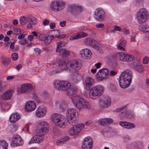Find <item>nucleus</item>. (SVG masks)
Segmentation results:
<instances>
[{
  "label": "nucleus",
  "instance_id": "f257e3e1",
  "mask_svg": "<svg viewBox=\"0 0 149 149\" xmlns=\"http://www.w3.org/2000/svg\"><path fill=\"white\" fill-rule=\"evenodd\" d=\"M132 72L129 70H125L122 73L119 80V83L121 87L125 88L129 86L132 81Z\"/></svg>",
  "mask_w": 149,
  "mask_h": 149
},
{
  "label": "nucleus",
  "instance_id": "f03ea898",
  "mask_svg": "<svg viewBox=\"0 0 149 149\" xmlns=\"http://www.w3.org/2000/svg\"><path fill=\"white\" fill-rule=\"evenodd\" d=\"M72 100L74 104L79 110L83 108L89 109L90 107L89 103L81 96H74L72 98Z\"/></svg>",
  "mask_w": 149,
  "mask_h": 149
},
{
  "label": "nucleus",
  "instance_id": "7ed1b4c3",
  "mask_svg": "<svg viewBox=\"0 0 149 149\" xmlns=\"http://www.w3.org/2000/svg\"><path fill=\"white\" fill-rule=\"evenodd\" d=\"M62 65L63 66H64V69L67 70L70 72L77 71L81 68V64L79 61L76 60L70 61L67 64L64 63Z\"/></svg>",
  "mask_w": 149,
  "mask_h": 149
},
{
  "label": "nucleus",
  "instance_id": "20e7f679",
  "mask_svg": "<svg viewBox=\"0 0 149 149\" xmlns=\"http://www.w3.org/2000/svg\"><path fill=\"white\" fill-rule=\"evenodd\" d=\"M89 95L90 97L93 100L100 96L104 93V88L101 85H97L90 89Z\"/></svg>",
  "mask_w": 149,
  "mask_h": 149
},
{
  "label": "nucleus",
  "instance_id": "39448f33",
  "mask_svg": "<svg viewBox=\"0 0 149 149\" xmlns=\"http://www.w3.org/2000/svg\"><path fill=\"white\" fill-rule=\"evenodd\" d=\"M76 110L74 108H70L67 111L66 117L68 123L72 125H75L77 122L78 119L76 116Z\"/></svg>",
  "mask_w": 149,
  "mask_h": 149
},
{
  "label": "nucleus",
  "instance_id": "423d86ee",
  "mask_svg": "<svg viewBox=\"0 0 149 149\" xmlns=\"http://www.w3.org/2000/svg\"><path fill=\"white\" fill-rule=\"evenodd\" d=\"M52 120L56 125L61 128L65 127L66 126L65 120L64 117L58 114L54 113L51 117Z\"/></svg>",
  "mask_w": 149,
  "mask_h": 149
},
{
  "label": "nucleus",
  "instance_id": "0eeeda50",
  "mask_svg": "<svg viewBox=\"0 0 149 149\" xmlns=\"http://www.w3.org/2000/svg\"><path fill=\"white\" fill-rule=\"evenodd\" d=\"M148 14L146 10L144 8L140 9L137 13L136 18L138 22L142 24L146 22L148 18Z\"/></svg>",
  "mask_w": 149,
  "mask_h": 149
},
{
  "label": "nucleus",
  "instance_id": "6e6552de",
  "mask_svg": "<svg viewBox=\"0 0 149 149\" xmlns=\"http://www.w3.org/2000/svg\"><path fill=\"white\" fill-rule=\"evenodd\" d=\"M49 128V125L47 122L40 120L37 123L36 131L45 134L48 132Z\"/></svg>",
  "mask_w": 149,
  "mask_h": 149
},
{
  "label": "nucleus",
  "instance_id": "1a4fd4ad",
  "mask_svg": "<svg viewBox=\"0 0 149 149\" xmlns=\"http://www.w3.org/2000/svg\"><path fill=\"white\" fill-rule=\"evenodd\" d=\"M116 56L120 61H131L134 59V57L133 55L125 54L123 52H118Z\"/></svg>",
  "mask_w": 149,
  "mask_h": 149
},
{
  "label": "nucleus",
  "instance_id": "9d476101",
  "mask_svg": "<svg viewBox=\"0 0 149 149\" xmlns=\"http://www.w3.org/2000/svg\"><path fill=\"white\" fill-rule=\"evenodd\" d=\"M84 127V125L83 123L78 124L69 129L68 131V134L71 136L76 135Z\"/></svg>",
  "mask_w": 149,
  "mask_h": 149
},
{
  "label": "nucleus",
  "instance_id": "9b49d317",
  "mask_svg": "<svg viewBox=\"0 0 149 149\" xmlns=\"http://www.w3.org/2000/svg\"><path fill=\"white\" fill-rule=\"evenodd\" d=\"M109 76V71L106 68L100 70L96 74L97 80L101 81L107 79Z\"/></svg>",
  "mask_w": 149,
  "mask_h": 149
},
{
  "label": "nucleus",
  "instance_id": "f8f14e48",
  "mask_svg": "<svg viewBox=\"0 0 149 149\" xmlns=\"http://www.w3.org/2000/svg\"><path fill=\"white\" fill-rule=\"evenodd\" d=\"M65 6V3L62 1H55L51 3L50 8L52 10L57 12L62 9L64 8Z\"/></svg>",
  "mask_w": 149,
  "mask_h": 149
},
{
  "label": "nucleus",
  "instance_id": "ddd939ff",
  "mask_svg": "<svg viewBox=\"0 0 149 149\" xmlns=\"http://www.w3.org/2000/svg\"><path fill=\"white\" fill-rule=\"evenodd\" d=\"M36 134L29 141V144L33 143H39L42 142L44 139L45 134L36 131Z\"/></svg>",
  "mask_w": 149,
  "mask_h": 149
},
{
  "label": "nucleus",
  "instance_id": "4468645a",
  "mask_svg": "<svg viewBox=\"0 0 149 149\" xmlns=\"http://www.w3.org/2000/svg\"><path fill=\"white\" fill-rule=\"evenodd\" d=\"M79 55L83 58L86 59H90L92 56V53L88 48L81 49L79 52Z\"/></svg>",
  "mask_w": 149,
  "mask_h": 149
},
{
  "label": "nucleus",
  "instance_id": "2eb2a0df",
  "mask_svg": "<svg viewBox=\"0 0 149 149\" xmlns=\"http://www.w3.org/2000/svg\"><path fill=\"white\" fill-rule=\"evenodd\" d=\"M93 142L90 137L85 138L83 141L82 149H91Z\"/></svg>",
  "mask_w": 149,
  "mask_h": 149
},
{
  "label": "nucleus",
  "instance_id": "dca6fc26",
  "mask_svg": "<svg viewBox=\"0 0 149 149\" xmlns=\"http://www.w3.org/2000/svg\"><path fill=\"white\" fill-rule=\"evenodd\" d=\"M46 113V107L43 105H41L37 109L36 115L38 117L42 118L45 116Z\"/></svg>",
  "mask_w": 149,
  "mask_h": 149
},
{
  "label": "nucleus",
  "instance_id": "f3484780",
  "mask_svg": "<svg viewBox=\"0 0 149 149\" xmlns=\"http://www.w3.org/2000/svg\"><path fill=\"white\" fill-rule=\"evenodd\" d=\"M95 17L99 21L103 20L104 18V11L100 8L97 9L95 12Z\"/></svg>",
  "mask_w": 149,
  "mask_h": 149
},
{
  "label": "nucleus",
  "instance_id": "a211bd4d",
  "mask_svg": "<svg viewBox=\"0 0 149 149\" xmlns=\"http://www.w3.org/2000/svg\"><path fill=\"white\" fill-rule=\"evenodd\" d=\"M94 82V80L92 78L89 77L86 78L84 82L85 89L87 91L89 90L93 85Z\"/></svg>",
  "mask_w": 149,
  "mask_h": 149
},
{
  "label": "nucleus",
  "instance_id": "6ab92c4d",
  "mask_svg": "<svg viewBox=\"0 0 149 149\" xmlns=\"http://www.w3.org/2000/svg\"><path fill=\"white\" fill-rule=\"evenodd\" d=\"M111 100L109 97H106L102 99L100 103L101 107L104 108L109 107L111 105Z\"/></svg>",
  "mask_w": 149,
  "mask_h": 149
},
{
  "label": "nucleus",
  "instance_id": "aec40b11",
  "mask_svg": "<svg viewBox=\"0 0 149 149\" xmlns=\"http://www.w3.org/2000/svg\"><path fill=\"white\" fill-rule=\"evenodd\" d=\"M135 114L129 111H127L126 112H122L120 117L122 119L123 118L125 117L131 120H134V119Z\"/></svg>",
  "mask_w": 149,
  "mask_h": 149
},
{
  "label": "nucleus",
  "instance_id": "412c9836",
  "mask_svg": "<svg viewBox=\"0 0 149 149\" xmlns=\"http://www.w3.org/2000/svg\"><path fill=\"white\" fill-rule=\"evenodd\" d=\"M65 105V102L62 100H56L53 104V105L57 109H63Z\"/></svg>",
  "mask_w": 149,
  "mask_h": 149
},
{
  "label": "nucleus",
  "instance_id": "4be33fe9",
  "mask_svg": "<svg viewBox=\"0 0 149 149\" xmlns=\"http://www.w3.org/2000/svg\"><path fill=\"white\" fill-rule=\"evenodd\" d=\"M119 124L122 127L128 129H132L135 127V125L134 123L120 121Z\"/></svg>",
  "mask_w": 149,
  "mask_h": 149
},
{
  "label": "nucleus",
  "instance_id": "5701e85b",
  "mask_svg": "<svg viewBox=\"0 0 149 149\" xmlns=\"http://www.w3.org/2000/svg\"><path fill=\"white\" fill-rule=\"evenodd\" d=\"M13 143L15 146H21L22 145L23 142L21 137L18 135H16L14 136L13 140Z\"/></svg>",
  "mask_w": 149,
  "mask_h": 149
},
{
  "label": "nucleus",
  "instance_id": "b1692460",
  "mask_svg": "<svg viewBox=\"0 0 149 149\" xmlns=\"http://www.w3.org/2000/svg\"><path fill=\"white\" fill-rule=\"evenodd\" d=\"M14 93V91L12 90H8L5 92L2 95V98L5 100H9L10 99Z\"/></svg>",
  "mask_w": 149,
  "mask_h": 149
},
{
  "label": "nucleus",
  "instance_id": "393cba45",
  "mask_svg": "<svg viewBox=\"0 0 149 149\" xmlns=\"http://www.w3.org/2000/svg\"><path fill=\"white\" fill-rule=\"evenodd\" d=\"M87 36V34L84 32H81L77 33L76 34L71 36L70 39L71 40H74L86 37Z\"/></svg>",
  "mask_w": 149,
  "mask_h": 149
},
{
  "label": "nucleus",
  "instance_id": "a878e982",
  "mask_svg": "<svg viewBox=\"0 0 149 149\" xmlns=\"http://www.w3.org/2000/svg\"><path fill=\"white\" fill-rule=\"evenodd\" d=\"M20 118V116L17 113H13L9 117L10 122L14 123L17 122Z\"/></svg>",
  "mask_w": 149,
  "mask_h": 149
},
{
  "label": "nucleus",
  "instance_id": "bb28decb",
  "mask_svg": "<svg viewBox=\"0 0 149 149\" xmlns=\"http://www.w3.org/2000/svg\"><path fill=\"white\" fill-rule=\"evenodd\" d=\"M28 90V84H22L20 87L17 89V92L19 94L25 93Z\"/></svg>",
  "mask_w": 149,
  "mask_h": 149
},
{
  "label": "nucleus",
  "instance_id": "cd10ccee",
  "mask_svg": "<svg viewBox=\"0 0 149 149\" xmlns=\"http://www.w3.org/2000/svg\"><path fill=\"white\" fill-rule=\"evenodd\" d=\"M58 54L63 57H66L69 56L70 54L69 51L65 49H61L59 51H58Z\"/></svg>",
  "mask_w": 149,
  "mask_h": 149
},
{
  "label": "nucleus",
  "instance_id": "c85d7f7f",
  "mask_svg": "<svg viewBox=\"0 0 149 149\" xmlns=\"http://www.w3.org/2000/svg\"><path fill=\"white\" fill-rule=\"evenodd\" d=\"M71 87L70 83L67 81H63L61 91H67Z\"/></svg>",
  "mask_w": 149,
  "mask_h": 149
},
{
  "label": "nucleus",
  "instance_id": "c756f323",
  "mask_svg": "<svg viewBox=\"0 0 149 149\" xmlns=\"http://www.w3.org/2000/svg\"><path fill=\"white\" fill-rule=\"evenodd\" d=\"M142 148V143L139 142H135L131 144L129 147V149H141Z\"/></svg>",
  "mask_w": 149,
  "mask_h": 149
},
{
  "label": "nucleus",
  "instance_id": "7c9ffc66",
  "mask_svg": "<svg viewBox=\"0 0 149 149\" xmlns=\"http://www.w3.org/2000/svg\"><path fill=\"white\" fill-rule=\"evenodd\" d=\"M36 23L37 21L35 17L31 16L29 17V28H32L33 26Z\"/></svg>",
  "mask_w": 149,
  "mask_h": 149
},
{
  "label": "nucleus",
  "instance_id": "2f4dec72",
  "mask_svg": "<svg viewBox=\"0 0 149 149\" xmlns=\"http://www.w3.org/2000/svg\"><path fill=\"white\" fill-rule=\"evenodd\" d=\"M83 10V8L81 6L73 5L71 6V11L73 13H75L76 12H81Z\"/></svg>",
  "mask_w": 149,
  "mask_h": 149
},
{
  "label": "nucleus",
  "instance_id": "473e14b6",
  "mask_svg": "<svg viewBox=\"0 0 149 149\" xmlns=\"http://www.w3.org/2000/svg\"><path fill=\"white\" fill-rule=\"evenodd\" d=\"M36 107V103L33 101H29V112L34 111Z\"/></svg>",
  "mask_w": 149,
  "mask_h": 149
},
{
  "label": "nucleus",
  "instance_id": "72a5a7b5",
  "mask_svg": "<svg viewBox=\"0 0 149 149\" xmlns=\"http://www.w3.org/2000/svg\"><path fill=\"white\" fill-rule=\"evenodd\" d=\"M63 81L58 80L54 81L53 83L54 87L56 89L61 91Z\"/></svg>",
  "mask_w": 149,
  "mask_h": 149
},
{
  "label": "nucleus",
  "instance_id": "f704fd0d",
  "mask_svg": "<svg viewBox=\"0 0 149 149\" xmlns=\"http://www.w3.org/2000/svg\"><path fill=\"white\" fill-rule=\"evenodd\" d=\"M64 63H62L61 64V63H59V61L57 60H56L53 61L51 63V65L54 68L58 67V66L60 67V68L64 70V66H63L62 64Z\"/></svg>",
  "mask_w": 149,
  "mask_h": 149
},
{
  "label": "nucleus",
  "instance_id": "c9c22d12",
  "mask_svg": "<svg viewBox=\"0 0 149 149\" xmlns=\"http://www.w3.org/2000/svg\"><path fill=\"white\" fill-rule=\"evenodd\" d=\"M93 48L97 50H98L101 52V51L102 50L103 47L102 45L99 43L95 42L92 46Z\"/></svg>",
  "mask_w": 149,
  "mask_h": 149
},
{
  "label": "nucleus",
  "instance_id": "e433bc0d",
  "mask_svg": "<svg viewBox=\"0 0 149 149\" xmlns=\"http://www.w3.org/2000/svg\"><path fill=\"white\" fill-rule=\"evenodd\" d=\"M55 37L54 35L47 36L44 41L45 43L47 45L49 44Z\"/></svg>",
  "mask_w": 149,
  "mask_h": 149
},
{
  "label": "nucleus",
  "instance_id": "4c0bfd02",
  "mask_svg": "<svg viewBox=\"0 0 149 149\" xmlns=\"http://www.w3.org/2000/svg\"><path fill=\"white\" fill-rule=\"evenodd\" d=\"M77 89L75 88H70L67 91V94L69 95H72L76 93Z\"/></svg>",
  "mask_w": 149,
  "mask_h": 149
},
{
  "label": "nucleus",
  "instance_id": "58836bf2",
  "mask_svg": "<svg viewBox=\"0 0 149 149\" xmlns=\"http://www.w3.org/2000/svg\"><path fill=\"white\" fill-rule=\"evenodd\" d=\"M69 138V137L68 136H66L63 139H60L56 141V143L58 145H60L63 144L66 141L68 140Z\"/></svg>",
  "mask_w": 149,
  "mask_h": 149
},
{
  "label": "nucleus",
  "instance_id": "ea45409f",
  "mask_svg": "<svg viewBox=\"0 0 149 149\" xmlns=\"http://www.w3.org/2000/svg\"><path fill=\"white\" fill-rule=\"evenodd\" d=\"M95 42L89 38H86L84 40V42L87 45H90L92 46Z\"/></svg>",
  "mask_w": 149,
  "mask_h": 149
},
{
  "label": "nucleus",
  "instance_id": "a19ab883",
  "mask_svg": "<svg viewBox=\"0 0 149 149\" xmlns=\"http://www.w3.org/2000/svg\"><path fill=\"white\" fill-rule=\"evenodd\" d=\"M28 21V19L27 17H23L20 18V22L21 24L24 25L27 23Z\"/></svg>",
  "mask_w": 149,
  "mask_h": 149
},
{
  "label": "nucleus",
  "instance_id": "79ce46f5",
  "mask_svg": "<svg viewBox=\"0 0 149 149\" xmlns=\"http://www.w3.org/2000/svg\"><path fill=\"white\" fill-rule=\"evenodd\" d=\"M1 144L0 149H7L8 144L7 142L4 141H1Z\"/></svg>",
  "mask_w": 149,
  "mask_h": 149
},
{
  "label": "nucleus",
  "instance_id": "37998d69",
  "mask_svg": "<svg viewBox=\"0 0 149 149\" xmlns=\"http://www.w3.org/2000/svg\"><path fill=\"white\" fill-rule=\"evenodd\" d=\"M34 36L37 37L38 36V33L35 31L32 32L31 35L29 36V40L30 41H32L33 38Z\"/></svg>",
  "mask_w": 149,
  "mask_h": 149
},
{
  "label": "nucleus",
  "instance_id": "c03bdc74",
  "mask_svg": "<svg viewBox=\"0 0 149 149\" xmlns=\"http://www.w3.org/2000/svg\"><path fill=\"white\" fill-rule=\"evenodd\" d=\"M64 45L63 43V42H59L57 43V48L56 50V52H58L60 49V48L63 46Z\"/></svg>",
  "mask_w": 149,
  "mask_h": 149
},
{
  "label": "nucleus",
  "instance_id": "a18cd8bd",
  "mask_svg": "<svg viewBox=\"0 0 149 149\" xmlns=\"http://www.w3.org/2000/svg\"><path fill=\"white\" fill-rule=\"evenodd\" d=\"M10 106L8 103H5L3 104L2 106V109L3 110H8L10 109Z\"/></svg>",
  "mask_w": 149,
  "mask_h": 149
},
{
  "label": "nucleus",
  "instance_id": "49530a36",
  "mask_svg": "<svg viewBox=\"0 0 149 149\" xmlns=\"http://www.w3.org/2000/svg\"><path fill=\"white\" fill-rule=\"evenodd\" d=\"M2 63L4 66L8 65L10 62V60L8 58L3 59L2 61Z\"/></svg>",
  "mask_w": 149,
  "mask_h": 149
},
{
  "label": "nucleus",
  "instance_id": "de8ad7c7",
  "mask_svg": "<svg viewBox=\"0 0 149 149\" xmlns=\"http://www.w3.org/2000/svg\"><path fill=\"white\" fill-rule=\"evenodd\" d=\"M107 120L106 118H105L99 120L98 121V122L101 125H103L107 124Z\"/></svg>",
  "mask_w": 149,
  "mask_h": 149
},
{
  "label": "nucleus",
  "instance_id": "09e8293b",
  "mask_svg": "<svg viewBox=\"0 0 149 149\" xmlns=\"http://www.w3.org/2000/svg\"><path fill=\"white\" fill-rule=\"evenodd\" d=\"M107 88L111 91L113 90L116 87L113 84L110 83H109L107 84Z\"/></svg>",
  "mask_w": 149,
  "mask_h": 149
},
{
  "label": "nucleus",
  "instance_id": "8fccbe9b",
  "mask_svg": "<svg viewBox=\"0 0 149 149\" xmlns=\"http://www.w3.org/2000/svg\"><path fill=\"white\" fill-rule=\"evenodd\" d=\"M136 69L137 71L140 72H142L144 70L143 67L141 65H137Z\"/></svg>",
  "mask_w": 149,
  "mask_h": 149
},
{
  "label": "nucleus",
  "instance_id": "3c124183",
  "mask_svg": "<svg viewBox=\"0 0 149 149\" xmlns=\"http://www.w3.org/2000/svg\"><path fill=\"white\" fill-rule=\"evenodd\" d=\"M47 34H40L39 35V38L40 39L44 41L47 36Z\"/></svg>",
  "mask_w": 149,
  "mask_h": 149
},
{
  "label": "nucleus",
  "instance_id": "603ef678",
  "mask_svg": "<svg viewBox=\"0 0 149 149\" xmlns=\"http://www.w3.org/2000/svg\"><path fill=\"white\" fill-rule=\"evenodd\" d=\"M11 58L13 61L16 60L18 58V56L17 54L16 53H14L12 54Z\"/></svg>",
  "mask_w": 149,
  "mask_h": 149
},
{
  "label": "nucleus",
  "instance_id": "864d4df0",
  "mask_svg": "<svg viewBox=\"0 0 149 149\" xmlns=\"http://www.w3.org/2000/svg\"><path fill=\"white\" fill-rule=\"evenodd\" d=\"M147 27V25H142L139 26V29L140 30L143 32H145Z\"/></svg>",
  "mask_w": 149,
  "mask_h": 149
},
{
  "label": "nucleus",
  "instance_id": "5fc2aeb1",
  "mask_svg": "<svg viewBox=\"0 0 149 149\" xmlns=\"http://www.w3.org/2000/svg\"><path fill=\"white\" fill-rule=\"evenodd\" d=\"M118 44L121 45L124 47L126 44V41L125 40H120Z\"/></svg>",
  "mask_w": 149,
  "mask_h": 149
},
{
  "label": "nucleus",
  "instance_id": "6e6d98bb",
  "mask_svg": "<svg viewBox=\"0 0 149 149\" xmlns=\"http://www.w3.org/2000/svg\"><path fill=\"white\" fill-rule=\"evenodd\" d=\"M13 33L16 35H19L21 33L20 29L17 28H15L13 30Z\"/></svg>",
  "mask_w": 149,
  "mask_h": 149
},
{
  "label": "nucleus",
  "instance_id": "4d7b16f0",
  "mask_svg": "<svg viewBox=\"0 0 149 149\" xmlns=\"http://www.w3.org/2000/svg\"><path fill=\"white\" fill-rule=\"evenodd\" d=\"M149 61V58L148 57H144L143 59V62L144 64H147Z\"/></svg>",
  "mask_w": 149,
  "mask_h": 149
},
{
  "label": "nucleus",
  "instance_id": "13d9d810",
  "mask_svg": "<svg viewBox=\"0 0 149 149\" xmlns=\"http://www.w3.org/2000/svg\"><path fill=\"white\" fill-rule=\"evenodd\" d=\"M114 30L118 31H123V29L118 26H115L114 27Z\"/></svg>",
  "mask_w": 149,
  "mask_h": 149
},
{
  "label": "nucleus",
  "instance_id": "bf43d9fd",
  "mask_svg": "<svg viewBox=\"0 0 149 149\" xmlns=\"http://www.w3.org/2000/svg\"><path fill=\"white\" fill-rule=\"evenodd\" d=\"M117 48L118 49L122 51H125V49L124 47L121 45L118 44L117 46Z\"/></svg>",
  "mask_w": 149,
  "mask_h": 149
},
{
  "label": "nucleus",
  "instance_id": "052dcab7",
  "mask_svg": "<svg viewBox=\"0 0 149 149\" xmlns=\"http://www.w3.org/2000/svg\"><path fill=\"white\" fill-rule=\"evenodd\" d=\"M104 24L102 23H98L96 25V26L97 28H102L104 27Z\"/></svg>",
  "mask_w": 149,
  "mask_h": 149
},
{
  "label": "nucleus",
  "instance_id": "680f3d73",
  "mask_svg": "<svg viewBox=\"0 0 149 149\" xmlns=\"http://www.w3.org/2000/svg\"><path fill=\"white\" fill-rule=\"evenodd\" d=\"M22 65L21 64H19L16 65L15 68L17 70H19L22 68Z\"/></svg>",
  "mask_w": 149,
  "mask_h": 149
},
{
  "label": "nucleus",
  "instance_id": "e2e57ef3",
  "mask_svg": "<svg viewBox=\"0 0 149 149\" xmlns=\"http://www.w3.org/2000/svg\"><path fill=\"white\" fill-rule=\"evenodd\" d=\"M34 50L38 55H39L41 52V50L38 48H35Z\"/></svg>",
  "mask_w": 149,
  "mask_h": 149
},
{
  "label": "nucleus",
  "instance_id": "0e129e2a",
  "mask_svg": "<svg viewBox=\"0 0 149 149\" xmlns=\"http://www.w3.org/2000/svg\"><path fill=\"white\" fill-rule=\"evenodd\" d=\"M49 23V21L47 19H45L42 22L44 26L48 25Z\"/></svg>",
  "mask_w": 149,
  "mask_h": 149
},
{
  "label": "nucleus",
  "instance_id": "69168bd1",
  "mask_svg": "<svg viewBox=\"0 0 149 149\" xmlns=\"http://www.w3.org/2000/svg\"><path fill=\"white\" fill-rule=\"evenodd\" d=\"M107 119V124H110L113 123V120L111 118H106Z\"/></svg>",
  "mask_w": 149,
  "mask_h": 149
},
{
  "label": "nucleus",
  "instance_id": "338daca9",
  "mask_svg": "<svg viewBox=\"0 0 149 149\" xmlns=\"http://www.w3.org/2000/svg\"><path fill=\"white\" fill-rule=\"evenodd\" d=\"M130 139V137L129 136L127 135L125 136L124 138V141L125 142L128 141V140Z\"/></svg>",
  "mask_w": 149,
  "mask_h": 149
},
{
  "label": "nucleus",
  "instance_id": "774afa93",
  "mask_svg": "<svg viewBox=\"0 0 149 149\" xmlns=\"http://www.w3.org/2000/svg\"><path fill=\"white\" fill-rule=\"evenodd\" d=\"M50 28L52 29H54L55 28V24L54 23H51L49 25Z\"/></svg>",
  "mask_w": 149,
  "mask_h": 149
}]
</instances>
